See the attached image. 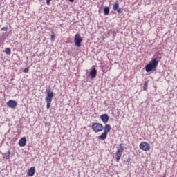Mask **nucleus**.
Wrapping results in <instances>:
<instances>
[{
    "label": "nucleus",
    "instance_id": "obj_1",
    "mask_svg": "<svg viewBox=\"0 0 177 177\" xmlns=\"http://www.w3.org/2000/svg\"><path fill=\"white\" fill-rule=\"evenodd\" d=\"M159 62V57L152 59V60L145 66V71H147V73H150V71H156V70H157V66H158Z\"/></svg>",
    "mask_w": 177,
    "mask_h": 177
},
{
    "label": "nucleus",
    "instance_id": "obj_2",
    "mask_svg": "<svg viewBox=\"0 0 177 177\" xmlns=\"http://www.w3.org/2000/svg\"><path fill=\"white\" fill-rule=\"evenodd\" d=\"M46 102L47 103L46 108L48 110L50 109V104H52V100L53 99V92L50 90H46Z\"/></svg>",
    "mask_w": 177,
    "mask_h": 177
},
{
    "label": "nucleus",
    "instance_id": "obj_3",
    "mask_svg": "<svg viewBox=\"0 0 177 177\" xmlns=\"http://www.w3.org/2000/svg\"><path fill=\"white\" fill-rule=\"evenodd\" d=\"M91 128L93 131V132H95V133H97L99 132H102V131H103V124H102L101 123H93L91 125Z\"/></svg>",
    "mask_w": 177,
    "mask_h": 177
},
{
    "label": "nucleus",
    "instance_id": "obj_4",
    "mask_svg": "<svg viewBox=\"0 0 177 177\" xmlns=\"http://www.w3.org/2000/svg\"><path fill=\"white\" fill-rule=\"evenodd\" d=\"M122 153H124V144H120L119 147L116 151L117 162H120V160H121V156H122Z\"/></svg>",
    "mask_w": 177,
    "mask_h": 177
},
{
    "label": "nucleus",
    "instance_id": "obj_5",
    "mask_svg": "<svg viewBox=\"0 0 177 177\" xmlns=\"http://www.w3.org/2000/svg\"><path fill=\"white\" fill-rule=\"evenodd\" d=\"M74 41L76 46L80 48L81 46V44H82V37H81V35L79 33L76 34L75 35Z\"/></svg>",
    "mask_w": 177,
    "mask_h": 177
},
{
    "label": "nucleus",
    "instance_id": "obj_6",
    "mask_svg": "<svg viewBox=\"0 0 177 177\" xmlns=\"http://www.w3.org/2000/svg\"><path fill=\"white\" fill-rule=\"evenodd\" d=\"M139 147L140 150H142L143 151H149V150H150V145L147 142H142L140 144Z\"/></svg>",
    "mask_w": 177,
    "mask_h": 177
},
{
    "label": "nucleus",
    "instance_id": "obj_7",
    "mask_svg": "<svg viewBox=\"0 0 177 177\" xmlns=\"http://www.w3.org/2000/svg\"><path fill=\"white\" fill-rule=\"evenodd\" d=\"M7 106L10 109H16V107H17V102L13 100H10L8 102H7Z\"/></svg>",
    "mask_w": 177,
    "mask_h": 177
},
{
    "label": "nucleus",
    "instance_id": "obj_8",
    "mask_svg": "<svg viewBox=\"0 0 177 177\" xmlns=\"http://www.w3.org/2000/svg\"><path fill=\"white\" fill-rule=\"evenodd\" d=\"M120 8V4L118 3V2H115L113 6V10H117L118 13H122L124 10L121 8Z\"/></svg>",
    "mask_w": 177,
    "mask_h": 177
},
{
    "label": "nucleus",
    "instance_id": "obj_9",
    "mask_svg": "<svg viewBox=\"0 0 177 177\" xmlns=\"http://www.w3.org/2000/svg\"><path fill=\"white\" fill-rule=\"evenodd\" d=\"M19 146H20V147H24V146H26V145H27V139L26 138V137H22L19 142H18Z\"/></svg>",
    "mask_w": 177,
    "mask_h": 177
},
{
    "label": "nucleus",
    "instance_id": "obj_10",
    "mask_svg": "<svg viewBox=\"0 0 177 177\" xmlns=\"http://www.w3.org/2000/svg\"><path fill=\"white\" fill-rule=\"evenodd\" d=\"M100 119L102 120V122H104V124H107L109 122V115L107 114H102L100 116Z\"/></svg>",
    "mask_w": 177,
    "mask_h": 177
},
{
    "label": "nucleus",
    "instance_id": "obj_11",
    "mask_svg": "<svg viewBox=\"0 0 177 177\" xmlns=\"http://www.w3.org/2000/svg\"><path fill=\"white\" fill-rule=\"evenodd\" d=\"M35 175V167H32L28 169V176H34Z\"/></svg>",
    "mask_w": 177,
    "mask_h": 177
},
{
    "label": "nucleus",
    "instance_id": "obj_12",
    "mask_svg": "<svg viewBox=\"0 0 177 177\" xmlns=\"http://www.w3.org/2000/svg\"><path fill=\"white\" fill-rule=\"evenodd\" d=\"M91 78H96V75H97V71L96 68H93L90 72Z\"/></svg>",
    "mask_w": 177,
    "mask_h": 177
},
{
    "label": "nucleus",
    "instance_id": "obj_13",
    "mask_svg": "<svg viewBox=\"0 0 177 177\" xmlns=\"http://www.w3.org/2000/svg\"><path fill=\"white\" fill-rule=\"evenodd\" d=\"M110 131H111V126H110V124H106L104 127V132H105V133H109Z\"/></svg>",
    "mask_w": 177,
    "mask_h": 177
},
{
    "label": "nucleus",
    "instance_id": "obj_14",
    "mask_svg": "<svg viewBox=\"0 0 177 177\" xmlns=\"http://www.w3.org/2000/svg\"><path fill=\"white\" fill-rule=\"evenodd\" d=\"M107 138V133L103 132L100 136H98V139H100L101 140H104Z\"/></svg>",
    "mask_w": 177,
    "mask_h": 177
},
{
    "label": "nucleus",
    "instance_id": "obj_15",
    "mask_svg": "<svg viewBox=\"0 0 177 177\" xmlns=\"http://www.w3.org/2000/svg\"><path fill=\"white\" fill-rule=\"evenodd\" d=\"M110 13V8L109 7H105L104 8V14L105 16H107Z\"/></svg>",
    "mask_w": 177,
    "mask_h": 177
},
{
    "label": "nucleus",
    "instance_id": "obj_16",
    "mask_svg": "<svg viewBox=\"0 0 177 177\" xmlns=\"http://www.w3.org/2000/svg\"><path fill=\"white\" fill-rule=\"evenodd\" d=\"M3 158L9 160L10 158V151H8L7 153H4Z\"/></svg>",
    "mask_w": 177,
    "mask_h": 177
},
{
    "label": "nucleus",
    "instance_id": "obj_17",
    "mask_svg": "<svg viewBox=\"0 0 177 177\" xmlns=\"http://www.w3.org/2000/svg\"><path fill=\"white\" fill-rule=\"evenodd\" d=\"M5 53L6 55H10V53H12V50L10 49V48H6Z\"/></svg>",
    "mask_w": 177,
    "mask_h": 177
},
{
    "label": "nucleus",
    "instance_id": "obj_18",
    "mask_svg": "<svg viewBox=\"0 0 177 177\" xmlns=\"http://www.w3.org/2000/svg\"><path fill=\"white\" fill-rule=\"evenodd\" d=\"M147 82H145L144 86H143V91H147Z\"/></svg>",
    "mask_w": 177,
    "mask_h": 177
},
{
    "label": "nucleus",
    "instance_id": "obj_19",
    "mask_svg": "<svg viewBox=\"0 0 177 177\" xmlns=\"http://www.w3.org/2000/svg\"><path fill=\"white\" fill-rule=\"evenodd\" d=\"M1 31H8V27H3L1 29Z\"/></svg>",
    "mask_w": 177,
    "mask_h": 177
},
{
    "label": "nucleus",
    "instance_id": "obj_20",
    "mask_svg": "<svg viewBox=\"0 0 177 177\" xmlns=\"http://www.w3.org/2000/svg\"><path fill=\"white\" fill-rule=\"evenodd\" d=\"M55 35H52L51 37H50V39H51V41H55Z\"/></svg>",
    "mask_w": 177,
    "mask_h": 177
},
{
    "label": "nucleus",
    "instance_id": "obj_21",
    "mask_svg": "<svg viewBox=\"0 0 177 177\" xmlns=\"http://www.w3.org/2000/svg\"><path fill=\"white\" fill-rule=\"evenodd\" d=\"M29 70H28V68H26L24 70V73H28Z\"/></svg>",
    "mask_w": 177,
    "mask_h": 177
},
{
    "label": "nucleus",
    "instance_id": "obj_22",
    "mask_svg": "<svg viewBox=\"0 0 177 177\" xmlns=\"http://www.w3.org/2000/svg\"><path fill=\"white\" fill-rule=\"evenodd\" d=\"M52 1V0H47V1H46V4L48 5V6L50 5V1Z\"/></svg>",
    "mask_w": 177,
    "mask_h": 177
},
{
    "label": "nucleus",
    "instance_id": "obj_23",
    "mask_svg": "<svg viewBox=\"0 0 177 177\" xmlns=\"http://www.w3.org/2000/svg\"><path fill=\"white\" fill-rule=\"evenodd\" d=\"M69 2H74V0H69Z\"/></svg>",
    "mask_w": 177,
    "mask_h": 177
}]
</instances>
